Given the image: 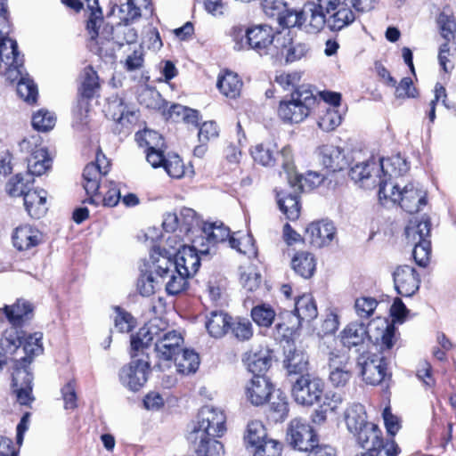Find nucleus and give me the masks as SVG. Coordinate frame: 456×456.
Listing matches in <instances>:
<instances>
[{
    "label": "nucleus",
    "mask_w": 456,
    "mask_h": 456,
    "mask_svg": "<svg viewBox=\"0 0 456 456\" xmlns=\"http://www.w3.org/2000/svg\"><path fill=\"white\" fill-rule=\"evenodd\" d=\"M56 122V117L47 110L41 109L34 113L32 117V126L34 129L39 132H48L52 130Z\"/></svg>",
    "instance_id": "58"
},
{
    "label": "nucleus",
    "mask_w": 456,
    "mask_h": 456,
    "mask_svg": "<svg viewBox=\"0 0 456 456\" xmlns=\"http://www.w3.org/2000/svg\"><path fill=\"white\" fill-rule=\"evenodd\" d=\"M357 366L363 380L370 385H379L386 377L387 361L384 353L368 351L357 358Z\"/></svg>",
    "instance_id": "11"
},
{
    "label": "nucleus",
    "mask_w": 456,
    "mask_h": 456,
    "mask_svg": "<svg viewBox=\"0 0 456 456\" xmlns=\"http://www.w3.org/2000/svg\"><path fill=\"white\" fill-rule=\"evenodd\" d=\"M316 102L313 91L302 86L280 102L278 116L285 123H299L306 118Z\"/></svg>",
    "instance_id": "4"
},
{
    "label": "nucleus",
    "mask_w": 456,
    "mask_h": 456,
    "mask_svg": "<svg viewBox=\"0 0 456 456\" xmlns=\"http://www.w3.org/2000/svg\"><path fill=\"white\" fill-rule=\"evenodd\" d=\"M381 436V430L377 425L371 422L354 435L358 444L362 448H366L367 452H371L374 447L380 446L382 440Z\"/></svg>",
    "instance_id": "43"
},
{
    "label": "nucleus",
    "mask_w": 456,
    "mask_h": 456,
    "mask_svg": "<svg viewBox=\"0 0 456 456\" xmlns=\"http://www.w3.org/2000/svg\"><path fill=\"white\" fill-rule=\"evenodd\" d=\"M33 376L25 367H13L12 387L20 404L28 405L33 401L32 392Z\"/></svg>",
    "instance_id": "25"
},
{
    "label": "nucleus",
    "mask_w": 456,
    "mask_h": 456,
    "mask_svg": "<svg viewBox=\"0 0 456 456\" xmlns=\"http://www.w3.org/2000/svg\"><path fill=\"white\" fill-rule=\"evenodd\" d=\"M42 338L43 334L41 332H35L33 334H25L23 332L21 345L25 356L15 361L13 367L19 366L28 369L33 357L43 352Z\"/></svg>",
    "instance_id": "31"
},
{
    "label": "nucleus",
    "mask_w": 456,
    "mask_h": 456,
    "mask_svg": "<svg viewBox=\"0 0 456 456\" xmlns=\"http://www.w3.org/2000/svg\"><path fill=\"white\" fill-rule=\"evenodd\" d=\"M250 315L259 327L269 328L276 316L274 309L267 304H259L251 309Z\"/></svg>",
    "instance_id": "52"
},
{
    "label": "nucleus",
    "mask_w": 456,
    "mask_h": 456,
    "mask_svg": "<svg viewBox=\"0 0 456 456\" xmlns=\"http://www.w3.org/2000/svg\"><path fill=\"white\" fill-rule=\"evenodd\" d=\"M129 53L125 61V68L127 71L139 70L144 63V48L141 45H134L132 49L129 47Z\"/></svg>",
    "instance_id": "62"
},
{
    "label": "nucleus",
    "mask_w": 456,
    "mask_h": 456,
    "mask_svg": "<svg viewBox=\"0 0 456 456\" xmlns=\"http://www.w3.org/2000/svg\"><path fill=\"white\" fill-rule=\"evenodd\" d=\"M329 380L333 387H345L352 379L349 356L340 350H332L329 354Z\"/></svg>",
    "instance_id": "16"
},
{
    "label": "nucleus",
    "mask_w": 456,
    "mask_h": 456,
    "mask_svg": "<svg viewBox=\"0 0 456 456\" xmlns=\"http://www.w3.org/2000/svg\"><path fill=\"white\" fill-rule=\"evenodd\" d=\"M242 81L239 76L230 70H225L218 76L216 86L220 93L227 98L235 99L240 96Z\"/></svg>",
    "instance_id": "37"
},
{
    "label": "nucleus",
    "mask_w": 456,
    "mask_h": 456,
    "mask_svg": "<svg viewBox=\"0 0 456 456\" xmlns=\"http://www.w3.org/2000/svg\"><path fill=\"white\" fill-rule=\"evenodd\" d=\"M120 12H126V16L123 18L126 23L142 16H149L151 14V0H127L126 4L120 8Z\"/></svg>",
    "instance_id": "47"
},
{
    "label": "nucleus",
    "mask_w": 456,
    "mask_h": 456,
    "mask_svg": "<svg viewBox=\"0 0 456 456\" xmlns=\"http://www.w3.org/2000/svg\"><path fill=\"white\" fill-rule=\"evenodd\" d=\"M393 278L397 293L403 297H411L419 289V274L412 266L405 265L396 267Z\"/></svg>",
    "instance_id": "21"
},
{
    "label": "nucleus",
    "mask_w": 456,
    "mask_h": 456,
    "mask_svg": "<svg viewBox=\"0 0 456 456\" xmlns=\"http://www.w3.org/2000/svg\"><path fill=\"white\" fill-rule=\"evenodd\" d=\"M135 136L139 145L146 147L147 150L165 148L163 137L154 130L144 129L138 132Z\"/></svg>",
    "instance_id": "57"
},
{
    "label": "nucleus",
    "mask_w": 456,
    "mask_h": 456,
    "mask_svg": "<svg viewBox=\"0 0 456 456\" xmlns=\"http://www.w3.org/2000/svg\"><path fill=\"white\" fill-rule=\"evenodd\" d=\"M21 152L29 154L28 158V171L31 175L40 176L52 167V158L45 146L43 145L42 137L38 134L24 138L20 142Z\"/></svg>",
    "instance_id": "6"
},
{
    "label": "nucleus",
    "mask_w": 456,
    "mask_h": 456,
    "mask_svg": "<svg viewBox=\"0 0 456 456\" xmlns=\"http://www.w3.org/2000/svg\"><path fill=\"white\" fill-rule=\"evenodd\" d=\"M33 311L29 302L19 299L13 305H5L0 307V322L7 321L11 326L20 328Z\"/></svg>",
    "instance_id": "26"
},
{
    "label": "nucleus",
    "mask_w": 456,
    "mask_h": 456,
    "mask_svg": "<svg viewBox=\"0 0 456 456\" xmlns=\"http://www.w3.org/2000/svg\"><path fill=\"white\" fill-rule=\"evenodd\" d=\"M47 192L43 189L28 190L24 197V206L28 214L36 219L43 217L47 212Z\"/></svg>",
    "instance_id": "32"
},
{
    "label": "nucleus",
    "mask_w": 456,
    "mask_h": 456,
    "mask_svg": "<svg viewBox=\"0 0 456 456\" xmlns=\"http://www.w3.org/2000/svg\"><path fill=\"white\" fill-rule=\"evenodd\" d=\"M179 217L182 220L180 233L188 236L189 240L197 238L201 234L203 221L200 220L196 212L189 208H183L179 211Z\"/></svg>",
    "instance_id": "35"
},
{
    "label": "nucleus",
    "mask_w": 456,
    "mask_h": 456,
    "mask_svg": "<svg viewBox=\"0 0 456 456\" xmlns=\"http://www.w3.org/2000/svg\"><path fill=\"white\" fill-rule=\"evenodd\" d=\"M90 14L87 20L86 28L90 36L91 41H94L99 45L97 52L102 54L103 45L110 43L112 36L113 28L103 26V17L101 8L98 6V0H85Z\"/></svg>",
    "instance_id": "12"
},
{
    "label": "nucleus",
    "mask_w": 456,
    "mask_h": 456,
    "mask_svg": "<svg viewBox=\"0 0 456 456\" xmlns=\"http://www.w3.org/2000/svg\"><path fill=\"white\" fill-rule=\"evenodd\" d=\"M377 329L380 330V333L375 337V342L380 346L381 349L390 350L394 346V327L383 320H379L377 322Z\"/></svg>",
    "instance_id": "60"
},
{
    "label": "nucleus",
    "mask_w": 456,
    "mask_h": 456,
    "mask_svg": "<svg viewBox=\"0 0 456 456\" xmlns=\"http://www.w3.org/2000/svg\"><path fill=\"white\" fill-rule=\"evenodd\" d=\"M404 234L409 244L422 243L424 240H430L431 222L428 216L412 217L409 220Z\"/></svg>",
    "instance_id": "27"
},
{
    "label": "nucleus",
    "mask_w": 456,
    "mask_h": 456,
    "mask_svg": "<svg viewBox=\"0 0 456 456\" xmlns=\"http://www.w3.org/2000/svg\"><path fill=\"white\" fill-rule=\"evenodd\" d=\"M176 371L182 374L194 373L199 365V355L192 350L181 349L173 358Z\"/></svg>",
    "instance_id": "44"
},
{
    "label": "nucleus",
    "mask_w": 456,
    "mask_h": 456,
    "mask_svg": "<svg viewBox=\"0 0 456 456\" xmlns=\"http://www.w3.org/2000/svg\"><path fill=\"white\" fill-rule=\"evenodd\" d=\"M275 44L272 59L278 61L294 62L305 56L308 52V46L305 43L295 41L289 31L278 33Z\"/></svg>",
    "instance_id": "13"
},
{
    "label": "nucleus",
    "mask_w": 456,
    "mask_h": 456,
    "mask_svg": "<svg viewBox=\"0 0 456 456\" xmlns=\"http://www.w3.org/2000/svg\"><path fill=\"white\" fill-rule=\"evenodd\" d=\"M345 421L347 430L353 435L370 423L367 420L364 406L361 403H353L346 410Z\"/></svg>",
    "instance_id": "38"
},
{
    "label": "nucleus",
    "mask_w": 456,
    "mask_h": 456,
    "mask_svg": "<svg viewBox=\"0 0 456 456\" xmlns=\"http://www.w3.org/2000/svg\"><path fill=\"white\" fill-rule=\"evenodd\" d=\"M277 202L281 211L289 220H296L299 216L300 207L296 194L284 196L282 193H277Z\"/></svg>",
    "instance_id": "53"
},
{
    "label": "nucleus",
    "mask_w": 456,
    "mask_h": 456,
    "mask_svg": "<svg viewBox=\"0 0 456 456\" xmlns=\"http://www.w3.org/2000/svg\"><path fill=\"white\" fill-rule=\"evenodd\" d=\"M163 322L159 319L151 321L148 325L143 326L139 331L131 337V348L138 352L147 348L153 341L156 342L158 335H160V326Z\"/></svg>",
    "instance_id": "29"
},
{
    "label": "nucleus",
    "mask_w": 456,
    "mask_h": 456,
    "mask_svg": "<svg viewBox=\"0 0 456 456\" xmlns=\"http://www.w3.org/2000/svg\"><path fill=\"white\" fill-rule=\"evenodd\" d=\"M160 287V279L154 277L151 273H142L136 282V289L142 297L153 295Z\"/></svg>",
    "instance_id": "54"
},
{
    "label": "nucleus",
    "mask_w": 456,
    "mask_h": 456,
    "mask_svg": "<svg viewBox=\"0 0 456 456\" xmlns=\"http://www.w3.org/2000/svg\"><path fill=\"white\" fill-rule=\"evenodd\" d=\"M335 235L334 224L324 220L310 224L305 230V240L315 248L330 245Z\"/></svg>",
    "instance_id": "24"
},
{
    "label": "nucleus",
    "mask_w": 456,
    "mask_h": 456,
    "mask_svg": "<svg viewBox=\"0 0 456 456\" xmlns=\"http://www.w3.org/2000/svg\"><path fill=\"white\" fill-rule=\"evenodd\" d=\"M308 356L301 349L289 345L285 351L284 366L289 374L302 373L306 370Z\"/></svg>",
    "instance_id": "39"
},
{
    "label": "nucleus",
    "mask_w": 456,
    "mask_h": 456,
    "mask_svg": "<svg viewBox=\"0 0 456 456\" xmlns=\"http://www.w3.org/2000/svg\"><path fill=\"white\" fill-rule=\"evenodd\" d=\"M40 232L30 225L16 228L12 236L13 246L19 250H26L38 244Z\"/></svg>",
    "instance_id": "41"
},
{
    "label": "nucleus",
    "mask_w": 456,
    "mask_h": 456,
    "mask_svg": "<svg viewBox=\"0 0 456 456\" xmlns=\"http://www.w3.org/2000/svg\"><path fill=\"white\" fill-rule=\"evenodd\" d=\"M355 16L351 8L345 3L332 12L328 18V26L331 30H340L351 24Z\"/></svg>",
    "instance_id": "48"
},
{
    "label": "nucleus",
    "mask_w": 456,
    "mask_h": 456,
    "mask_svg": "<svg viewBox=\"0 0 456 456\" xmlns=\"http://www.w3.org/2000/svg\"><path fill=\"white\" fill-rule=\"evenodd\" d=\"M183 338L175 330L165 331L160 327V335L155 342V352L159 360L170 362L182 349Z\"/></svg>",
    "instance_id": "20"
},
{
    "label": "nucleus",
    "mask_w": 456,
    "mask_h": 456,
    "mask_svg": "<svg viewBox=\"0 0 456 456\" xmlns=\"http://www.w3.org/2000/svg\"><path fill=\"white\" fill-rule=\"evenodd\" d=\"M281 167L286 174L288 183L294 189V193L310 191L319 186L325 176L318 172L309 171L305 176H301L295 172L292 151L289 146H285L280 151Z\"/></svg>",
    "instance_id": "8"
},
{
    "label": "nucleus",
    "mask_w": 456,
    "mask_h": 456,
    "mask_svg": "<svg viewBox=\"0 0 456 456\" xmlns=\"http://www.w3.org/2000/svg\"><path fill=\"white\" fill-rule=\"evenodd\" d=\"M294 314L298 319V322H311L317 317V306L309 294L299 297L295 303Z\"/></svg>",
    "instance_id": "45"
},
{
    "label": "nucleus",
    "mask_w": 456,
    "mask_h": 456,
    "mask_svg": "<svg viewBox=\"0 0 456 456\" xmlns=\"http://www.w3.org/2000/svg\"><path fill=\"white\" fill-rule=\"evenodd\" d=\"M20 65H7L6 76L12 81L18 80L17 94L28 103L36 102L38 95L37 86L32 79L24 73L23 56L20 55Z\"/></svg>",
    "instance_id": "17"
},
{
    "label": "nucleus",
    "mask_w": 456,
    "mask_h": 456,
    "mask_svg": "<svg viewBox=\"0 0 456 456\" xmlns=\"http://www.w3.org/2000/svg\"><path fill=\"white\" fill-rule=\"evenodd\" d=\"M349 176L364 189L379 186V178H381L379 164L373 160L355 164L351 167Z\"/></svg>",
    "instance_id": "22"
},
{
    "label": "nucleus",
    "mask_w": 456,
    "mask_h": 456,
    "mask_svg": "<svg viewBox=\"0 0 456 456\" xmlns=\"http://www.w3.org/2000/svg\"><path fill=\"white\" fill-rule=\"evenodd\" d=\"M273 389L269 379L262 375H255L245 386V396L251 404L263 405L270 399Z\"/></svg>",
    "instance_id": "23"
},
{
    "label": "nucleus",
    "mask_w": 456,
    "mask_h": 456,
    "mask_svg": "<svg viewBox=\"0 0 456 456\" xmlns=\"http://www.w3.org/2000/svg\"><path fill=\"white\" fill-rule=\"evenodd\" d=\"M278 33H281V31H276L266 24L256 25L247 29L240 26H235L231 28L230 37L234 43V50L252 49L260 55H266L272 59L273 49L276 47L275 41Z\"/></svg>",
    "instance_id": "2"
},
{
    "label": "nucleus",
    "mask_w": 456,
    "mask_h": 456,
    "mask_svg": "<svg viewBox=\"0 0 456 456\" xmlns=\"http://www.w3.org/2000/svg\"><path fill=\"white\" fill-rule=\"evenodd\" d=\"M318 154L322 165L332 172L342 170L347 164L343 150L338 146L323 145Z\"/></svg>",
    "instance_id": "33"
},
{
    "label": "nucleus",
    "mask_w": 456,
    "mask_h": 456,
    "mask_svg": "<svg viewBox=\"0 0 456 456\" xmlns=\"http://www.w3.org/2000/svg\"><path fill=\"white\" fill-rule=\"evenodd\" d=\"M7 0H0V56L7 65H20V53L15 40L9 37L11 25L8 20Z\"/></svg>",
    "instance_id": "14"
},
{
    "label": "nucleus",
    "mask_w": 456,
    "mask_h": 456,
    "mask_svg": "<svg viewBox=\"0 0 456 456\" xmlns=\"http://www.w3.org/2000/svg\"><path fill=\"white\" fill-rule=\"evenodd\" d=\"M197 426L189 435V439H202V437H220L225 430L226 417L220 409L212 406H204L198 416Z\"/></svg>",
    "instance_id": "7"
},
{
    "label": "nucleus",
    "mask_w": 456,
    "mask_h": 456,
    "mask_svg": "<svg viewBox=\"0 0 456 456\" xmlns=\"http://www.w3.org/2000/svg\"><path fill=\"white\" fill-rule=\"evenodd\" d=\"M198 238H203V243L211 248L210 244L224 242L228 240L231 248L246 254L247 250L241 248V241L233 236H230V230L223 224L205 223L201 229V234Z\"/></svg>",
    "instance_id": "19"
},
{
    "label": "nucleus",
    "mask_w": 456,
    "mask_h": 456,
    "mask_svg": "<svg viewBox=\"0 0 456 456\" xmlns=\"http://www.w3.org/2000/svg\"><path fill=\"white\" fill-rule=\"evenodd\" d=\"M379 171L382 173L379 182L387 180L388 183L393 182L394 177L403 175L409 170L406 160L400 155H395L388 159H379Z\"/></svg>",
    "instance_id": "34"
},
{
    "label": "nucleus",
    "mask_w": 456,
    "mask_h": 456,
    "mask_svg": "<svg viewBox=\"0 0 456 456\" xmlns=\"http://www.w3.org/2000/svg\"><path fill=\"white\" fill-rule=\"evenodd\" d=\"M293 271L304 279L311 278L316 269L314 256L306 251L297 252L290 263Z\"/></svg>",
    "instance_id": "40"
},
{
    "label": "nucleus",
    "mask_w": 456,
    "mask_h": 456,
    "mask_svg": "<svg viewBox=\"0 0 456 456\" xmlns=\"http://www.w3.org/2000/svg\"><path fill=\"white\" fill-rule=\"evenodd\" d=\"M341 119V115L337 109L328 108L320 117L318 126L323 131L330 132L340 125Z\"/></svg>",
    "instance_id": "63"
},
{
    "label": "nucleus",
    "mask_w": 456,
    "mask_h": 456,
    "mask_svg": "<svg viewBox=\"0 0 456 456\" xmlns=\"http://www.w3.org/2000/svg\"><path fill=\"white\" fill-rule=\"evenodd\" d=\"M193 444L194 450L199 456H224L223 444L216 437H202V439H189Z\"/></svg>",
    "instance_id": "46"
},
{
    "label": "nucleus",
    "mask_w": 456,
    "mask_h": 456,
    "mask_svg": "<svg viewBox=\"0 0 456 456\" xmlns=\"http://www.w3.org/2000/svg\"><path fill=\"white\" fill-rule=\"evenodd\" d=\"M108 110L112 118L116 121L122 122L126 120L132 122L135 119V111L132 110L122 98H115L109 102Z\"/></svg>",
    "instance_id": "51"
},
{
    "label": "nucleus",
    "mask_w": 456,
    "mask_h": 456,
    "mask_svg": "<svg viewBox=\"0 0 456 456\" xmlns=\"http://www.w3.org/2000/svg\"><path fill=\"white\" fill-rule=\"evenodd\" d=\"M245 441L248 446L254 449L265 439L266 432L264 425L258 420H252L248 424Z\"/></svg>",
    "instance_id": "56"
},
{
    "label": "nucleus",
    "mask_w": 456,
    "mask_h": 456,
    "mask_svg": "<svg viewBox=\"0 0 456 456\" xmlns=\"http://www.w3.org/2000/svg\"><path fill=\"white\" fill-rule=\"evenodd\" d=\"M232 318L223 311H213L207 317L206 328L213 338H222L230 328Z\"/></svg>",
    "instance_id": "42"
},
{
    "label": "nucleus",
    "mask_w": 456,
    "mask_h": 456,
    "mask_svg": "<svg viewBox=\"0 0 456 456\" xmlns=\"http://www.w3.org/2000/svg\"><path fill=\"white\" fill-rule=\"evenodd\" d=\"M286 441L296 450L308 452L317 440L313 428L305 420L295 418L288 424Z\"/></svg>",
    "instance_id": "15"
},
{
    "label": "nucleus",
    "mask_w": 456,
    "mask_h": 456,
    "mask_svg": "<svg viewBox=\"0 0 456 456\" xmlns=\"http://www.w3.org/2000/svg\"><path fill=\"white\" fill-rule=\"evenodd\" d=\"M127 366L122 368L120 371V380L122 384L133 391H138L147 381L150 364L146 359H134Z\"/></svg>",
    "instance_id": "18"
},
{
    "label": "nucleus",
    "mask_w": 456,
    "mask_h": 456,
    "mask_svg": "<svg viewBox=\"0 0 456 456\" xmlns=\"http://www.w3.org/2000/svg\"><path fill=\"white\" fill-rule=\"evenodd\" d=\"M110 171V161L107 159L104 154L98 151L96 154L95 162L89 163L84 169V188L89 195L86 202L93 205L102 204L104 207H114L116 206L120 199L121 193L118 185L110 181L103 188H107V191L102 194L99 191L100 181L102 176L106 175Z\"/></svg>",
    "instance_id": "1"
},
{
    "label": "nucleus",
    "mask_w": 456,
    "mask_h": 456,
    "mask_svg": "<svg viewBox=\"0 0 456 456\" xmlns=\"http://www.w3.org/2000/svg\"><path fill=\"white\" fill-rule=\"evenodd\" d=\"M426 195V191L419 183H410L401 188L398 183H388L386 179L380 181L379 200L398 202L402 208L410 214L419 212L427 204Z\"/></svg>",
    "instance_id": "3"
},
{
    "label": "nucleus",
    "mask_w": 456,
    "mask_h": 456,
    "mask_svg": "<svg viewBox=\"0 0 456 456\" xmlns=\"http://www.w3.org/2000/svg\"><path fill=\"white\" fill-rule=\"evenodd\" d=\"M137 99L139 103L146 108L159 109L161 107V95L152 87L147 86H141Z\"/></svg>",
    "instance_id": "59"
},
{
    "label": "nucleus",
    "mask_w": 456,
    "mask_h": 456,
    "mask_svg": "<svg viewBox=\"0 0 456 456\" xmlns=\"http://www.w3.org/2000/svg\"><path fill=\"white\" fill-rule=\"evenodd\" d=\"M324 387V381L321 378L307 373L296 379L291 395L297 404L309 407L320 402Z\"/></svg>",
    "instance_id": "10"
},
{
    "label": "nucleus",
    "mask_w": 456,
    "mask_h": 456,
    "mask_svg": "<svg viewBox=\"0 0 456 456\" xmlns=\"http://www.w3.org/2000/svg\"><path fill=\"white\" fill-rule=\"evenodd\" d=\"M278 153L277 145L273 142H265L256 144L251 150L254 160L262 166H272L276 159L274 154Z\"/></svg>",
    "instance_id": "49"
},
{
    "label": "nucleus",
    "mask_w": 456,
    "mask_h": 456,
    "mask_svg": "<svg viewBox=\"0 0 456 456\" xmlns=\"http://www.w3.org/2000/svg\"><path fill=\"white\" fill-rule=\"evenodd\" d=\"M23 331L20 328L11 326L4 330L0 340L1 350L4 354H13L21 346Z\"/></svg>",
    "instance_id": "50"
},
{
    "label": "nucleus",
    "mask_w": 456,
    "mask_h": 456,
    "mask_svg": "<svg viewBox=\"0 0 456 456\" xmlns=\"http://www.w3.org/2000/svg\"><path fill=\"white\" fill-rule=\"evenodd\" d=\"M100 85L96 71L91 67L86 68L84 69L83 80L79 89L82 96L87 99L94 97Z\"/></svg>",
    "instance_id": "55"
},
{
    "label": "nucleus",
    "mask_w": 456,
    "mask_h": 456,
    "mask_svg": "<svg viewBox=\"0 0 456 456\" xmlns=\"http://www.w3.org/2000/svg\"><path fill=\"white\" fill-rule=\"evenodd\" d=\"M271 353L267 348L250 350L244 357L247 369L256 375L266 371L271 366Z\"/></svg>",
    "instance_id": "36"
},
{
    "label": "nucleus",
    "mask_w": 456,
    "mask_h": 456,
    "mask_svg": "<svg viewBox=\"0 0 456 456\" xmlns=\"http://www.w3.org/2000/svg\"><path fill=\"white\" fill-rule=\"evenodd\" d=\"M302 25L308 33H317L321 31L325 24H328V18L325 12H322L314 2H308L304 4L300 11Z\"/></svg>",
    "instance_id": "28"
},
{
    "label": "nucleus",
    "mask_w": 456,
    "mask_h": 456,
    "mask_svg": "<svg viewBox=\"0 0 456 456\" xmlns=\"http://www.w3.org/2000/svg\"><path fill=\"white\" fill-rule=\"evenodd\" d=\"M339 338L344 346L351 348L364 345L366 341L372 338V336L369 334L363 323L354 322L346 326Z\"/></svg>",
    "instance_id": "30"
},
{
    "label": "nucleus",
    "mask_w": 456,
    "mask_h": 456,
    "mask_svg": "<svg viewBox=\"0 0 456 456\" xmlns=\"http://www.w3.org/2000/svg\"><path fill=\"white\" fill-rule=\"evenodd\" d=\"M151 260L156 275L160 279L161 285H165L168 295H177L185 289L190 276L173 267L170 256L154 250L151 255Z\"/></svg>",
    "instance_id": "5"
},
{
    "label": "nucleus",
    "mask_w": 456,
    "mask_h": 456,
    "mask_svg": "<svg viewBox=\"0 0 456 456\" xmlns=\"http://www.w3.org/2000/svg\"><path fill=\"white\" fill-rule=\"evenodd\" d=\"M191 246H183L175 254L172 264L177 270L190 277L193 276L200 265V256L210 254V248L203 243V238L191 239Z\"/></svg>",
    "instance_id": "9"
},
{
    "label": "nucleus",
    "mask_w": 456,
    "mask_h": 456,
    "mask_svg": "<svg viewBox=\"0 0 456 456\" xmlns=\"http://www.w3.org/2000/svg\"><path fill=\"white\" fill-rule=\"evenodd\" d=\"M281 444L273 440L265 439L252 450L253 456H281Z\"/></svg>",
    "instance_id": "64"
},
{
    "label": "nucleus",
    "mask_w": 456,
    "mask_h": 456,
    "mask_svg": "<svg viewBox=\"0 0 456 456\" xmlns=\"http://www.w3.org/2000/svg\"><path fill=\"white\" fill-rule=\"evenodd\" d=\"M30 180L25 179L24 175L21 174H17L13 177H12L8 183H6L5 190L7 193L12 197H25V193L28 188Z\"/></svg>",
    "instance_id": "61"
}]
</instances>
